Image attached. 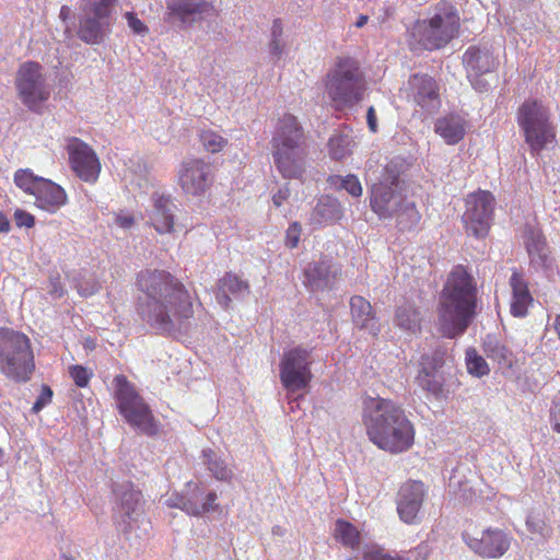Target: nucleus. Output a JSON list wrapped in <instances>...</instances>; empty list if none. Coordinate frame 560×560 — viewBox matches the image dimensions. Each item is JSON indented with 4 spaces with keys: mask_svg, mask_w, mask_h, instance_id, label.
I'll list each match as a JSON object with an SVG mask.
<instances>
[{
    "mask_svg": "<svg viewBox=\"0 0 560 560\" xmlns=\"http://www.w3.org/2000/svg\"><path fill=\"white\" fill-rule=\"evenodd\" d=\"M526 527L532 534L539 535L542 538H549L552 535V528L546 523L544 514L533 509L526 517Z\"/></svg>",
    "mask_w": 560,
    "mask_h": 560,
    "instance_id": "58836bf2",
    "label": "nucleus"
},
{
    "mask_svg": "<svg viewBox=\"0 0 560 560\" xmlns=\"http://www.w3.org/2000/svg\"><path fill=\"white\" fill-rule=\"evenodd\" d=\"M362 560H408L397 551H390L380 545H369L364 548Z\"/></svg>",
    "mask_w": 560,
    "mask_h": 560,
    "instance_id": "37998d69",
    "label": "nucleus"
},
{
    "mask_svg": "<svg viewBox=\"0 0 560 560\" xmlns=\"http://www.w3.org/2000/svg\"><path fill=\"white\" fill-rule=\"evenodd\" d=\"M368 21H369V16L361 14L355 22V26L361 28L368 23Z\"/></svg>",
    "mask_w": 560,
    "mask_h": 560,
    "instance_id": "0e129e2a",
    "label": "nucleus"
},
{
    "mask_svg": "<svg viewBox=\"0 0 560 560\" xmlns=\"http://www.w3.org/2000/svg\"><path fill=\"white\" fill-rule=\"evenodd\" d=\"M328 147L330 156L340 161L351 153L352 139L349 135H335L329 139Z\"/></svg>",
    "mask_w": 560,
    "mask_h": 560,
    "instance_id": "ea45409f",
    "label": "nucleus"
},
{
    "mask_svg": "<svg viewBox=\"0 0 560 560\" xmlns=\"http://www.w3.org/2000/svg\"><path fill=\"white\" fill-rule=\"evenodd\" d=\"M424 498V486L420 481L404 483L397 494V512L402 522H416Z\"/></svg>",
    "mask_w": 560,
    "mask_h": 560,
    "instance_id": "393cba45",
    "label": "nucleus"
},
{
    "mask_svg": "<svg viewBox=\"0 0 560 560\" xmlns=\"http://www.w3.org/2000/svg\"><path fill=\"white\" fill-rule=\"evenodd\" d=\"M218 499L215 492H205V499L203 502H201V505H205V513L215 511L218 505L215 504V500Z\"/></svg>",
    "mask_w": 560,
    "mask_h": 560,
    "instance_id": "6e6d98bb",
    "label": "nucleus"
},
{
    "mask_svg": "<svg viewBox=\"0 0 560 560\" xmlns=\"http://www.w3.org/2000/svg\"><path fill=\"white\" fill-rule=\"evenodd\" d=\"M71 15H72V10L70 7L68 5H62L60 8V12H59V19L62 21V23L65 24V32L66 33H69L70 32V25H69V21L71 20Z\"/></svg>",
    "mask_w": 560,
    "mask_h": 560,
    "instance_id": "13d9d810",
    "label": "nucleus"
},
{
    "mask_svg": "<svg viewBox=\"0 0 560 560\" xmlns=\"http://www.w3.org/2000/svg\"><path fill=\"white\" fill-rule=\"evenodd\" d=\"M410 163L402 156H394L387 163H378L371 156L365 164V182L370 207L380 219L396 218L399 224L412 225L419 213L415 203L405 196Z\"/></svg>",
    "mask_w": 560,
    "mask_h": 560,
    "instance_id": "f03ea898",
    "label": "nucleus"
},
{
    "mask_svg": "<svg viewBox=\"0 0 560 560\" xmlns=\"http://www.w3.org/2000/svg\"><path fill=\"white\" fill-rule=\"evenodd\" d=\"M52 398V390L49 386L43 385L39 396L34 402L32 410L34 412H39L45 406H47Z\"/></svg>",
    "mask_w": 560,
    "mask_h": 560,
    "instance_id": "8fccbe9b",
    "label": "nucleus"
},
{
    "mask_svg": "<svg viewBox=\"0 0 560 560\" xmlns=\"http://www.w3.org/2000/svg\"><path fill=\"white\" fill-rule=\"evenodd\" d=\"M465 361L468 373L475 377H482L490 373L487 361L475 348L466 350Z\"/></svg>",
    "mask_w": 560,
    "mask_h": 560,
    "instance_id": "4c0bfd02",
    "label": "nucleus"
},
{
    "mask_svg": "<svg viewBox=\"0 0 560 560\" xmlns=\"http://www.w3.org/2000/svg\"><path fill=\"white\" fill-rule=\"evenodd\" d=\"M463 63L472 88L478 92L487 91L490 84L483 75L493 72L499 63L493 51L488 46H471L464 54Z\"/></svg>",
    "mask_w": 560,
    "mask_h": 560,
    "instance_id": "dca6fc26",
    "label": "nucleus"
},
{
    "mask_svg": "<svg viewBox=\"0 0 560 560\" xmlns=\"http://www.w3.org/2000/svg\"><path fill=\"white\" fill-rule=\"evenodd\" d=\"M205 499V491L199 487H195L189 490L186 494H176L171 497L167 502L172 508H178L185 511L187 514L199 516L205 514V505H201Z\"/></svg>",
    "mask_w": 560,
    "mask_h": 560,
    "instance_id": "72a5a7b5",
    "label": "nucleus"
},
{
    "mask_svg": "<svg viewBox=\"0 0 560 560\" xmlns=\"http://www.w3.org/2000/svg\"><path fill=\"white\" fill-rule=\"evenodd\" d=\"M459 30L456 9L443 4L429 20L417 21L410 30L408 44L411 50H434L444 47Z\"/></svg>",
    "mask_w": 560,
    "mask_h": 560,
    "instance_id": "423d86ee",
    "label": "nucleus"
},
{
    "mask_svg": "<svg viewBox=\"0 0 560 560\" xmlns=\"http://www.w3.org/2000/svg\"><path fill=\"white\" fill-rule=\"evenodd\" d=\"M341 215L340 202L332 197L323 196L311 212L310 222L317 226L331 224L337 222Z\"/></svg>",
    "mask_w": 560,
    "mask_h": 560,
    "instance_id": "7c9ffc66",
    "label": "nucleus"
},
{
    "mask_svg": "<svg viewBox=\"0 0 560 560\" xmlns=\"http://www.w3.org/2000/svg\"><path fill=\"white\" fill-rule=\"evenodd\" d=\"M420 313L410 304L399 306L395 313V324L402 330L416 332L420 329Z\"/></svg>",
    "mask_w": 560,
    "mask_h": 560,
    "instance_id": "c9c22d12",
    "label": "nucleus"
},
{
    "mask_svg": "<svg viewBox=\"0 0 560 560\" xmlns=\"http://www.w3.org/2000/svg\"><path fill=\"white\" fill-rule=\"evenodd\" d=\"M248 294H249L248 282L241 279L235 273L228 272L218 282L215 299L222 307L229 308L231 305L232 299L243 300Z\"/></svg>",
    "mask_w": 560,
    "mask_h": 560,
    "instance_id": "cd10ccee",
    "label": "nucleus"
},
{
    "mask_svg": "<svg viewBox=\"0 0 560 560\" xmlns=\"http://www.w3.org/2000/svg\"><path fill=\"white\" fill-rule=\"evenodd\" d=\"M275 164L285 178H302L306 168L305 137L296 118L285 115L272 137Z\"/></svg>",
    "mask_w": 560,
    "mask_h": 560,
    "instance_id": "39448f33",
    "label": "nucleus"
},
{
    "mask_svg": "<svg viewBox=\"0 0 560 560\" xmlns=\"http://www.w3.org/2000/svg\"><path fill=\"white\" fill-rule=\"evenodd\" d=\"M550 423L553 431L560 433V390L551 399Z\"/></svg>",
    "mask_w": 560,
    "mask_h": 560,
    "instance_id": "49530a36",
    "label": "nucleus"
},
{
    "mask_svg": "<svg viewBox=\"0 0 560 560\" xmlns=\"http://www.w3.org/2000/svg\"><path fill=\"white\" fill-rule=\"evenodd\" d=\"M516 121L532 155H538L556 142L551 112L541 101H525L517 108Z\"/></svg>",
    "mask_w": 560,
    "mask_h": 560,
    "instance_id": "0eeeda50",
    "label": "nucleus"
},
{
    "mask_svg": "<svg viewBox=\"0 0 560 560\" xmlns=\"http://www.w3.org/2000/svg\"><path fill=\"white\" fill-rule=\"evenodd\" d=\"M114 223L124 230H130L135 225V217L129 212L120 211L114 214Z\"/></svg>",
    "mask_w": 560,
    "mask_h": 560,
    "instance_id": "3c124183",
    "label": "nucleus"
},
{
    "mask_svg": "<svg viewBox=\"0 0 560 560\" xmlns=\"http://www.w3.org/2000/svg\"><path fill=\"white\" fill-rule=\"evenodd\" d=\"M283 46L284 45H283L281 38H271V42H270V45H269L270 54L273 57L279 59L282 56Z\"/></svg>",
    "mask_w": 560,
    "mask_h": 560,
    "instance_id": "bf43d9fd",
    "label": "nucleus"
},
{
    "mask_svg": "<svg viewBox=\"0 0 560 560\" xmlns=\"http://www.w3.org/2000/svg\"><path fill=\"white\" fill-rule=\"evenodd\" d=\"M66 148L71 168L77 176L86 183H95L100 176L101 163L93 149L78 138L70 139Z\"/></svg>",
    "mask_w": 560,
    "mask_h": 560,
    "instance_id": "aec40b11",
    "label": "nucleus"
},
{
    "mask_svg": "<svg viewBox=\"0 0 560 560\" xmlns=\"http://www.w3.org/2000/svg\"><path fill=\"white\" fill-rule=\"evenodd\" d=\"M128 26L136 33V34H145L148 33V27L140 21L133 13L127 12L125 14Z\"/></svg>",
    "mask_w": 560,
    "mask_h": 560,
    "instance_id": "603ef678",
    "label": "nucleus"
},
{
    "mask_svg": "<svg viewBox=\"0 0 560 560\" xmlns=\"http://www.w3.org/2000/svg\"><path fill=\"white\" fill-rule=\"evenodd\" d=\"M366 120L371 131L375 132L377 129L376 114L373 107H370L366 113Z\"/></svg>",
    "mask_w": 560,
    "mask_h": 560,
    "instance_id": "052dcab7",
    "label": "nucleus"
},
{
    "mask_svg": "<svg viewBox=\"0 0 560 560\" xmlns=\"http://www.w3.org/2000/svg\"><path fill=\"white\" fill-rule=\"evenodd\" d=\"M494 210V198L486 190L469 194L466 198V210L463 222L466 232L476 237L488 234Z\"/></svg>",
    "mask_w": 560,
    "mask_h": 560,
    "instance_id": "2eb2a0df",
    "label": "nucleus"
},
{
    "mask_svg": "<svg viewBox=\"0 0 560 560\" xmlns=\"http://www.w3.org/2000/svg\"><path fill=\"white\" fill-rule=\"evenodd\" d=\"M523 244L528 255L529 267L536 272H548L553 267V257L542 231L537 224L523 228Z\"/></svg>",
    "mask_w": 560,
    "mask_h": 560,
    "instance_id": "a211bd4d",
    "label": "nucleus"
},
{
    "mask_svg": "<svg viewBox=\"0 0 560 560\" xmlns=\"http://www.w3.org/2000/svg\"><path fill=\"white\" fill-rule=\"evenodd\" d=\"M477 284L463 266L447 277L439 300L438 326L443 337L462 336L477 315Z\"/></svg>",
    "mask_w": 560,
    "mask_h": 560,
    "instance_id": "20e7f679",
    "label": "nucleus"
},
{
    "mask_svg": "<svg viewBox=\"0 0 560 560\" xmlns=\"http://www.w3.org/2000/svg\"><path fill=\"white\" fill-rule=\"evenodd\" d=\"M77 289L80 295L90 296L98 291L100 284L94 278L90 277L88 279H81L77 283Z\"/></svg>",
    "mask_w": 560,
    "mask_h": 560,
    "instance_id": "de8ad7c7",
    "label": "nucleus"
},
{
    "mask_svg": "<svg viewBox=\"0 0 560 560\" xmlns=\"http://www.w3.org/2000/svg\"><path fill=\"white\" fill-rule=\"evenodd\" d=\"M15 89L21 102L32 112H39L49 98L50 88L37 62L22 63L15 75Z\"/></svg>",
    "mask_w": 560,
    "mask_h": 560,
    "instance_id": "ddd939ff",
    "label": "nucleus"
},
{
    "mask_svg": "<svg viewBox=\"0 0 560 560\" xmlns=\"http://www.w3.org/2000/svg\"><path fill=\"white\" fill-rule=\"evenodd\" d=\"M48 293L52 298H61L65 293L63 287L59 278H51L49 281Z\"/></svg>",
    "mask_w": 560,
    "mask_h": 560,
    "instance_id": "5fc2aeb1",
    "label": "nucleus"
},
{
    "mask_svg": "<svg viewBox=\"0 0 560 560\" xmlns=\"http://www.w3.org/2000/svg\"><path fill=\"white\" fill-rule=\"evenodd\" d=\"M463 539L475 553L483 558H500L509 550L512 537L502 529L489 527L477 536L466 532Z\"/></svg>",
    "mask_w": 560,
    "mask_h": 560,
    "instance_id": "6ab92c4d",
    "label": "nucleus"
},
{
    "mask_svg": "<svg viewBox=\"0 0 560 560\" xmlns=\"http://www.w3.org/2000/svg\"><path fill=\"white\" fill-rule=\"evenodd\" d=\"M362 420L370 441L385 452L404 453L413 444V424L402 407L393 400L364 399Z\"/></svg>",
    "mask_w": 560,
    "mask_h": 560,
    "instance_id": "7ed1b4c3",
    "label": "nucleus"
},
{
    "mask_svg": "<svg viewBox=\"0 0 560 560\" xmlns=\"http://www.w3.org/2000/svg\"><path fill=\"white\" fill-rule=\"evenodd\" d=\"M290 196V190L288 186L280 188L273 196H272V202L276 207H280L283 201H285Z\"/></svg>",
    "mask_w": 560,
    "mask_h": 560,
    "instance_id": "4d7b16f0",
    "label": "nucleus"
},
{
    "mask_svg": "<svg viewBox=\"0 0 560 560\" xmlns=\"http://www.w3.org/2000/svg\"><path fill=\"white\" fill-rule=\"evenodd\" d=\"M137 287L140 317L159 332L186 329L194 316V298L185 284L165 270H142Z\"/></svg>",
    "mask_w": 560,
    "mask_h": 560,
    "instance_id": "f257e3e1",
    "label": "nucleus"
},
{
    "mask_svg": "<svg viewBox=\"0 0 560 560\" xmlns=\"http://www.w3.org/2000/svg\"><path fill=\"white\" fill-rule=\"evenodd\" d=\"M340 271V267L327 258L310 262L304 269V285L311 292L332 290Z\"/></svg>",
    "mask_w": 560,
    "mask_h": 560,
    "instance_id": "b1692460",
    "label": "nucleus"
},
{
    "mask_svg": "<svg viewBox=\"0 0 560 560\" xmlns=\"http://www.w3.org/2000/svg\"><path fill=\"white\" fill-rule=\"evenodd\" d=\"M282 35V24L280 20H275L271 28V37L272 38H281Z\"/></svg>",
    "mask_w": 560,
    "mask_h": 560,
    "instance_id": "680f3d73",
    "label": "nucleus"
},
{
    "mask_svg": "<svg viewBox=\"0 0 560 560\" xmlns=\"http://www.w3.org/2000/svg\"><path fill=\"white\" fill-rule=\"evenodd\" d=\"M410 96L413 102L428 114L439 109L441 105L439 89L433 78L427 74H415L409 79Z\"/></svg>",
    "mask_w": 560,
    "mask_h": 560,
    "instance_id": "a878e982",
    "label": "nucleus"
},
{
    "mask_svg": "<svg viewBox=\"0 0 560 560\" xmlns=\"http://www.w3.org/2000/svg\"><path fill=\"white\" fill-rule=\"evenodd\" d=\"M553 327H555V330H556L558 337L560 338V314L556 315L555 322H553Z\"/></svg>",
    "mask_w": 560,
    "mask_h": 560,
    "instance_id": "338daca9",
    "label": "nucleus"
},
{
    "mask_svg": "<svg viewBox=\"0 0 560 560\" xmlns=\"http://www.w3.org/2000/svg\"><path fill=\"white\" fill-rule=\"evenodd\" d=\"M113 492L117 502V513L124 523L122 530L126 532L143 513L142 493L130 481L114 483Z\"/></svg>",
    "mask_w": 560,
    "mask_h": 560,
    "instance_id": "412c9836",
    "label": "nucleus"
},
{
    "mask_svg": "<svg viewBox=\"0 0 560 560\" xmlns=\"http://www.w3.org/2000/svg\"><path fill=\"white\" fill-rule=\"evenodd\" d=\"M178 179L182 189L186 194L199 196L211 184L210 165L199 159L184 161L178 171Z\"/></svg>",
    "mask_w": 560,
    "mask_h": 560,
    "instance_id": "5701e85b",
    "label": "nucleus"
},
{
    "mask_svg": "<svg viewBox=\"0 0 560 560\" xmlns=\"http://www.w3.org/2000/svg\"><path fill=\"white\" fill-rule=\"evenodd\" d=\"M212 10L206 0H166L164 21L173 27L186 30Z\"/></svg>",
    "mask_w": 560,
    "mask_h": 560,
    "instance_id": "f3484780",
    "label": "nucleus"
},
{
    "mask_svg": "<svg viewBox=\"0 0 560 560\" xmlns=\"http://www.w3.org/2000/svg\"><path fill=\"white\" fill-rule=\"evenodd\" d=\"M483 353L501 368H512L514 354L512 350L497 336L488 334L482 340Z\"/></svg>",
    "mask_w": 560,
    "mask_h": 560,
    "instance_id": "2f4dec72",
    "label": "nucleus"
},
{
    "mask_svg": "<svg viewBox=\"0 0 560 560\" xmlns=\"http://www.w3.org/2000/svg\"><path fill=\"white\" fill-rule=\"evenodd\" d=\"M285 533V529L279 525H276L272 527V535L273 536H283Z\"/></svg>",
    "mask_w": 560,
    "mask_h": 560,
    "instance_id": "69168bd1",
    "label": "nucleus"
},
{
    "mask_svg": "<svg viewBox=\"0 0 560 560\" xmlns=\"http://www.w3.org/2000/svg\"><path fill=\"white\" fill-rule=\"evenodd\" d=\"M35 198V203L40 209L48 212H56L67 202V194L65 189L56 183L45 178L39 183V188Z\"/></svg>",
    "mask_w": 560,
    "mask_h": 560,
    "instance_id": "c756f323",
    "label": "nucleus"
},
{
    "mask_svg": "<svg viewBox=\"0 0 560 560\" xmlns=\"http://www.w3.org/2000/svg\"><path fill=\"white\" fill-rule=\"evenodd\" d=\"M350 310L354 326L372 335L377 336L381 325L375 316L371 303L363 296L354 295L350 299Z\"/></svg>",
    "mask_w": 560,
    "mask_h": 560,
    "instance_id": "bb28decb",
    "label": "nucleus"
},
{
    "mask_svg": "<svg viewBox=\"0 0 560 560\" xmlns=\"http://www.w3.org/2000/svg\"><path fill=\"white\" fill-rule=\"evenodd\" d=\"M116 0H81L77 19L78 37L90 45L103 42L112 23V13Z\"/></svg>",
    "mask_w": 560,
    "mask_h": 560,
    "instance_id": "9b49d317",
    "label": "nucleus"
},
{
    "mask_svg": "<svg viewBox=\"0 0 560 560\" xmlns=\"http://www.w3.org/2000/svg\"><path fill=\"white\" fill-rule=\"evenodd\" d=\"M16 225L31 228L34 225V217L23 210H16L14 213Z\"/></svg>",
    "mask_w": 560,
    "mask_h": 560,
    "instance_id": "864d4df0",
    "label": "nucleus"
},
{
    "mask_svg": "<svg viewBox=\"0 0 560 560\" xmlns=\"http://www.w3.org/2000/svg\"><path fill=\"white\" fill-rule=\"evenodd\" d=\"M446 349L432 338L430 350L423 349L419 358L420 370L416 376V383L428 395L435 399L445 398L447 390L445 388V378L441 372L444 364Z\"/></svg>",
    "mask_w": 560,
    "mask_h": 560,
    "instance_id": "f8f14e48",
    "label": "nucleus"
},
{
    "mask_svg": "<svg viewBox=\"0 0 560 560\" xmlns=\"http://www.w3.org/2000/svg\"><path fill=\"white\" fill-rule=\"evenodd\" d=\"M301 231L302 228L299 222H293L289 225L285 234V245L289 248H295L299 245Z\"/></svg>",
    "mask_w": 560,
    "mask_h": 560,
    "instance_id": "09e8293b",
    "label": "nucleus"
},
{
    "mask_svg": "<svg viewBox=\"0 0 560 560\" xmlns=\"http://www.w3.org/2000/svg\"><path fill=\"white\" fill-rule=\"evenodd\" d=\"M365 86L359 62L350 57L339 58L327 74L326 92L338 106H352L360 102Z\"/></svg>",
    "mask_w": 560,
    "mask_h": 560,
    "instance_id": "1a4fd4ad",
    "label": "nucleus"
},
{
    "mask_svg": "<svg viewBox=\"0 0 560 560\" xmlns=\"http://www.w3.org/2000/svg\"><path fill=\"white\" fill-rule=\"evenodd\" d=\"M335 536L343 546L355 549L360 544V533L351 523L338 520L335 526Z\"/></svg>",
    "mask_w": 560,
    "mask_h": 560,
    "instance_id": "e433bc0d",
    "label": "nucleus"
},
{
    "mask_svg": "<svg viewBox=\"0 0 560 560\" xmlns=\"http://www.w3.org/2000/svg\"><path fill=\"white\" fill-rule=\"evenodd\" d=\"M510 284L512 288L511 314L515 317H524L527 314L528 305L533 301L527 283L521 275L514 272L510 279Z\"/></svg>",
    "mask_w": 560,
    "mask_h": 560,
    "instance_id": "473e14b6",
    "label": "nucleus"
},
{
    "mask_svg": "<svg viewBox=\"0 0 560 560\" xmlns=\"http://www.w3.org/2000/svg\"><path fill=\"white\" fill-rule=\"evenodd\" d=\"M467 120L459 114L450 113L439 117L434 122V131L446 144L458 143L466 135Z\"/></svg>",
    "mask_w": 560,
    "mask_h": 560,
    "instance_id": "c85d7f7f",
    "label": "nucleus"
},
{
    "mask_svg": "<svg viewBox=\"0 0 560 560\" xmlns=\"http://www.w3.org/2000/svg\"><path fill=\"white\" fill-rule=\"evenodd\" d=\"M311 364L310 351L305 348L295 347L283 353L279 375L288 393L293 394L308 386L312 380Z\"/></svg>",
    "mask_w": 560,
    "mask_h": 560,
    "instance_id": "4468645a",
    "label": "nucleus"
},
{
    "mask_svg": "<svg viewBox=\"0 0 560 560\" xmlns=\"http://www.w3.org/2000/svg\"><path fill=\"white\" fill-rule=\"evenodd\" d=\"M34 369L30 338L16 330L0 328V371L16 382H26Z\"/></svg>",
    "mask_w": 560,
    "mask_h": 560,
    "instance_id": "6e6552de",
    "label": "nucleus"
},
{
    "mask_svg": "<svg viewBox=\"0 0 560 560\" xmlns=\"http://www.w3.org/2000/svg\"><path fill=\"white\" fill-rule=\"evenodd\" d=\"M329 180L336 188L345 189L352 197H360L362 195V185L355 175L349 174L345 177L331 176Z\"/></svg>",
    "mask_w": 560,
    "mask_h": 560,
    "instance_id": "79ce46f5",
    "label": "nucleus"
},
{
    "mask_svg": "<svg viewBox=\"0 0 560 560\" xmlns=\"http://www.w3.org/2000/svg\"><path fill=\"white\" fill-rule=\"evenodd\" d=\"M151 205L147 209L148 223L159 234H170L174 232L175 214L177 206L170 195L153 192Z\"/></svg>",
    "mask_w": 560,
    "mask_h": 560,
    "instance_id": "4be33fe9",
    "label": "nucleus"
},
{
    "mask_svg": "<svg viewBox=\"0 0 560 560\" xmlns=\"http://www.w3.org/2000/svg\"><path fill=\"white\" fill-rule=\"evenodd\" d=\"M43 177L35 176L30 170H19L14 174V183L25 192L35 196Z\"/></svg>",
    "mask_w": 560,
    "mask_h": 560,
    "instance_id": "a19ab883",
    "label": "nucleus"
},
{
    "mask_svg": "<svg viewBox=\"0 0 560 560\" xmlns=\"http://www.w3.org/2000/svg\"><path fill=\"white\" fill-rule=\"evenodd\" d=\"M10 231V222L7 215L0 212V233H8Z\"/></svg>",
    "mask_w": 560,
    "mask_h": 560,
    "instance_id": "e2e57ef3",
    "label": "nucleus"
},
{
    "mask_svg": "<svg viewBox=\"0 0 560 560\" xmlns=\"http://www.w3.org/2000/svg\"><path fill=\"white\" fill-rule=\"evenodd\" d=\"M201 457L203 465L207 466L212 477L222 481H228L232 478V469L217 452L210 448L203 450Z\"/></svg>",
    "mask_w": 560,
    "mask_h": 560,
    "instance_id": "f704fd0d",
    "label": "nucleus"
},
{
    "mask_svg": "<svg viewBox=\"0 0 560 560\" xmlns=\"http://www.w3.org/2000/svg\"><path fill=\"white\" fill-rule=\"evenodd\" d=\"M113 385L117 408L126 422L142 434L155 435L159 432L158 421L136 387L124 375L115 376Z\"/></svg>",
    "mask_w": 560,
    "mask_h": 560,
    "instance_id": "9d476101",
    "label": "nucleus"
},
{
    "mask_svg": "<svg viewBox=\"0 0 560 560\" xmlns=\"http://www.w3.org/2000/svg\"><path fill=\"white\" fill-rule=\"evenodd\" d=\"M69 372L75 385L79 387H85L92 376V372L82 365H72L70 366Z\"/></svg>",
    "mask_w": 560,
    "mask_h": 560,
    "instance_id": "a18cd8bd",
    "label": "nucleus"
},
{
    "mask_svg": "<svg viewBox=\"0 0 560 560\" xmlns=\"http://www.w3.org/2000/svg\"><path fill=\"white\" fill-rule=\"evenodd\" d=\"M200 141L205 149L211 153H217L226 144V140L211 130H205L200 133Z\"/></svg>",
    "mask_w": 560,
    "mask_h": 560,
    "instance_id": "c03bdc74",
    "label": "nucleus"
}]
</instances>
